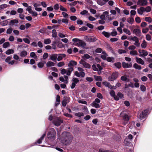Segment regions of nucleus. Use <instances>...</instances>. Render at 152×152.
<instances>
[{"label":"nucleus","instance_id":"39448f33","mask_svg":"<svg viewBox=\"0 0 152 152\" xmlns=\"http://www.w3.org/2000/svg\"><path fill=\"white\" fill-rule=\"evenodd\" d=\"M72 83L71 88L72 89L75 87L76 84L79 82V80L78 78L74 77L72 79Z\"/></svg>","mask_w":152,"mask_h":152},{"label":"nucleus","instance_id":"c756f323","mask_svg":"<svg viewBox=\"0 0 152 152\" xmlns=\"http://www.w3.org/2000/svg\"><path fill=\"white\" fill-rule=\"evenodd\" d=\"M8 23V20L2 21L0 23V24L3 26H7Z\"/></svg>","mask_w":152,"mask_h":152},{"label":"nucleus","instance_id":"4c0bfd02","mask_svg":"<svg viewBox=\"0 0 152 152\" xmlns=\"http://www.w3.org/2000/svg\"><path fill=\"white\" fill-rule=\"evenodd\" d=\"M94 77L96 81H102V78L100 76L94 75Z\"/></svg>","mask_w":152,"mask_h":152},{"label":"nucleus","instance_id":"5701e85b","mask_svg":"<svg viewBox=\"0 0 152 152\" xmlns=\"http://www.w3.org/2000/svg\"><path fill=\"white\" fill-rule=\"evenodd\" d=\"M133 32L136 35H139L141 33V30L139 28H135Z\"/></svg>","mask_w":152,"mask_h":152},{"label":"nucleus","instance_id":"ea45409f","mask_svg":"<svg viewBox=\"0 0 152 152\" xmlns=\"http://www.w3.org/2000/svg\"><path fill=\"white\" fill-rule=\"evenodd\" d=\"M60 80L64 82L65 84H67L68 83V80L64 79V78L63 77H61L59 78Z\"/></svg>","mask_w":152,"mask_h":152},{"label":"nucleus","instance_id":"a211bd4d","mask_svg":"<svg viewBox=\"0 0 152 152\" xmlns=\"http://www.w3.org/2000/svg\"><path fill=\"white\" fill-rule=\"evenodd\" d=\"M123 118L125 121V122L123 123V124L124 125H125L128 123L129 118L127 115H125L123 116Z\"/></svg>","mask_w":152,"mask_h":152},{"label":"nucleus","instance_id":"7c9ffc66","mask_svg":"<svg viewBox=\"0 0 152 152\" xmlns=\"http://www.w3.org/2000/svg\"><path fill=\"white\" fill-rule=\"evenodd\" d=\"M91 105L92 106L96 108H99L100 107L99 104L98 103L95 102H94L92 103Z\"/></svg>","mask_w":152,"mask_h":152},{"label":"nucleus","instance_id":"4468645a","mask_svg":"<svg viewBox=\"0 0 152 152\" xmlns=\"http://www.w3.org/2000/svg\"><path fill=\"white\" fill-rule=\"evenodd\" d=\"M137 4L142 6L146 5L147 4V1L146 0H139Z\"/></svg>","mask_w":152,"mask_h":152},{"label":"nucleus","instance_id":"7ed1b4c3","mask_svg":"<svg viewBox=\"0 0 152 152\" xmlns=\"http://www.w3.org/2000/svg\"><path fill=\"white\" fill-rule=\"evenodd\" d=\"M72 41L75 42L74 44L78 47H81L83 48H85L86 46V43L81 40L77 38H74L72 39Z\"/></svg>","mask_w":152,"mask_h":152},{"label":"nucleus","instance_id":"8fccbe9b","mask_svg":"<svg viewBox=\"0 0 152 152\" xmlns=\"http://www.w3.org/2000/svg\"><path fill=\"white\" fill-rule=\"evenodd\" d=\"M79 2V1H75L72 3H69V4L70 6L73 7V6H75L77 3Z\"/></svg>","mask_w":152,"mask_h":152},{"label":"nucleus","instance_id":"e433bc0d","mask_svg":"<svg viewBox=\"0 0 152 152\" xmlns=\"http://www.w3.org/2000/svg\"><path fill=\"white\" fill-rule=\"evenodd\" d=\"M102 34L105 37L107 38L109 37L110 35V33L104 31H103Z\"/></svg>","mask_w":152,"mask_h":152},{"label":"nucleus","instance_id":"6ab92c4d","mask_svg":"<svg viewBox=\"0 0 152 152\" xmlns=\"http://www.w3.org/2000/svg\"><path fill=\"white\" fill-rule=\"evenodd\" d=\"M50 59L53 61H56V60L58 55L56 54H53L50 55Z\"/></svg>","mask_w":152,"mask_h":152},{"label":"nucleus","instance_id":"5fc2aeb1","mask_svg":"<svg viewBox=\"0 0 152 152\" xmlns=\"http://www.w3.org/2000/svg\"><path fill=\"white\" fill-rule=\"evenodd\" d=\"M59 8L60 10L62 11L65 12L67 11V10L61 5H60Z\"/></svg>","mask_w":152,"mask_h":152},{"label":"nucleus","instance_id":"412c9836","mask_svg":"<svg viewBox=\"0 0 152 152\" xmlns=\"http://www.w3.org/2000/svg\"><path fill=\"white\" fill-rule=\"evenodd\" d=\"M128 39H129L130 41L132 40L133 41H134L135 42L137 41H138L139 40L138 38L135 36H134L133 37L131 36Z\"/></svg>","mask_w":152,"mask_h":152},{"label":"nucleus","instance_id":"4d7b16f0","mask_svg":"<svg viewBox=\"0 0 152 152\" xmlns=\"http://www.w3.org/2000/svg\"><path fill=\"white\" fill-rule=\"evenodd\" d=\"M141 90L142 91H145L146 90V87L143 85H141L140 86Z\"/></svg>","mask_w":152,"mask_h":152},{"label":"nucleus","instance_id":"338daca9","mask_svg":"<svg viewBox=\"0 0 152 152\" xmlns=\"http://www.w3.org/2000/svg\"><path fill=\"white\" fill-rule=\"evenodd\" d=\"M59 4H55L53 7L54 8L55 10H57L59 8Z\"/></svg>","mask_w":152,"mask_h":152},{"label":"nucleus","instance_id":"864d4df0","mask_svg":"<svg viewBox=\"0 0 152 152\" xmlns=\"http://www.w3.org/2000/svg\"><path fill=\"white\" fill-rule=\"evenodd\" d=\"M51 42V40L50 39H47L44 40V43L46 44H48Z\"/></svg>","mask_w":152,"mask_h":152},{"label":"nucleus","instance_id":"c9c22d12","mask_svg":"<svg viewBox=\"0 0 152 152\" xmlns=\"http://www.w3.org/2000/svg\"><path fill=\"white\" fill-rule=\"evenodd\" d=\"M46 135V134L45 133L43 134L42 136L37 141V143L39 144H40L42 142V140L44 139V137Z\"/></svg>","mask_w":152,"mask_h":152},{"label":"nucleus","instance_id":"e2e57ef3","mask_svg":"<svg viewBox=\"0 0 152 152\" xmlns=\"http://www.w3.org/2000/svg\"><path fill=\"white\" fill-rule=\"evenodd\" d=\"M48 56V54L46 53H45L43 55V58L44 59H45Z\"/></svg>","mask_w":152,"mask_h":152},{"label":"nucleus","instance_id":"473e14b6","mask_svg":"<svg viewBox=\"0 0 152 152\" xmlns=\"http://www.w3.org/2000/svg\"><path fill=\"white\" fill-rule=\"evenodd\" d=\"M134 21V18L132 17H131L129 18L127 20V21L128 22L131 24H132Z\"/></svg>","mask_w":152,"mask_h":152},{"label":"nucleus","instance_id":"f3484780","mask_svg":"<svg viewBox=\"0 0 152 152\" xmlns=\"http://www.w3.org/2000/svg\"><path fill=\"white\" fill-rule=\"evenodd\" d=\"M136 62L139 64L142 65L144 64L145 62L141 58L136 57Z\"/></svg>","mask_w":152,"mask_h":152},{"label":"nucleus","instance_id":"052dcab7","mask_svg":"<svg viewBox=\"0 0 152 152\" xmlns=\"http://www.w3.org/2000/svg\"><path fill=\"white\" fill-rule=\"evenodd\" d=\"M65 64V63L64 62L62 61L58 63L57 64V66L59 67H61Z\"/></svg>","mask_w":152,"mask_h":152},{"label":"nucleus","instance_id":"b1692460","mask_svg":"<svg viewBox=\"0 0 152 152\" xmlns=\"http://www.w3.org/2000/svg\"><path fill=\"white\" fill-rule=\"evenodd\" d=\"M65 56L66 55L64 54H59L57 58V60L58 61H60L62 60L63 58L65 57Z\"/></svg>","mask_w":152,"mask_h":152},{"label":"nucleus","instance_id":"4be33fe9","mask_svg":"<svg viewBox=\"0 0 152 152\" xmlns=\"http://www.w3.org/2000/svg\"><path fill=\"white\" fill-rule=\"evenodd\" d=\"M77 64V63L74 61H69V63L68 64V66H72L74 67V66H75Z\"/></svg>","mask_w":152,"mask_h":152},{"label":"nucleus","instance_id":"680f3d73","mask_svg":"<svg viewBox=\"0 0 152 152\" xmlns=\"http://www.w3.org/2000/svg\"><path fill=\"white\" fill-rule=\"evenodd\" d=\"M121 79L122 80L124 81H128V80L127 77L125 76H122L121 77Z\"/></svg>","mask_w":152,"mask_h":152},{"label":"nucleus","instance_id":"cd10ccee","mask_svg":"<svg viewBox=\"0 0 152 152\" xmlns=\"http://www.w3.org/2000/svg\"><path fill=\"white\" fill-rule=\"evenodd\" d=\"M10 44L9 42H7L4 43L3 45V47L4 48H6L7 47H9Z\"/></svg>","mask_w":152,"mask_h":152},{"label":"nucleus","instance_id":"f03ea898","mask_svg":"<svg viewBox=\"0 0 152 152\" xmlns=\"http://www.w3.org/2000/svg\"><path fill=\"white\" fill-rule=\"evenodd\" d=\"M56 132L53 128L51 129L47 134L48 138L50 140H53L56 138Z\"/></svg>","mask_w":152,"mask_h":152},{"label":"nucleus","instance_id":"9b49d317","mask_svg":"<svg viewBox=\"0 0 152 152\" xmlns=\"http://www.w3.org/2000/svg\"><path fill=\"white\" fill-rule=\"evenodd\" d=\"M132 66V63L128 64L125 62L122 63V66L124 68H131Z\"/></svg>","mask_w":152,"mask_h":152},{"label":"nucleus","instance_id":"2f4dec72","mask_svg":"<svg viewBox=\"0 0 152 152\" xmlns=\"http://www.w3.org/2000/svg\"><path fill=\"white\" fill-rule=\"evenodd\" d=\"M27 52L25 51H23L20 53V56L21 57H25L27 56Z\"/></svg>","mask_w":152,"mask_h":152},{"label":"nucleus","instance_id":"f704fd0d","mask_svg":"<svg viewBox=\"0 0 152 152\" xmlns=\"http://www.w3.org/2000/svg\"><path fill=\"white\" fill-rule=\"evenodd\" d=\"M96 38L93 37H89L88 38L87 41L89 42H95L96 41Z\"/></svg>","mask_w":152,"mask_h":152},{"label":"nucleus","instance_id":"de8ad7c7","mask_svg":"<svg viewBox=\"0 0 152 152\" xmlns=\"http://www.w3.org/2000/svg\"><path fill=\"white\" fill-rule=\"evenodd\" d=\"M145 20L146 21L151 23L152 21V20L151 18L150 17H146L145 18Z\"/></svg>","mask_w":152,"mask_h":152},{"label":"nucleus","instance_id":"dca6fc26","mask_svg":"<svg viewBox=\"0 0 152 152\" xmlns=\"http://www.w3.org/2000/svg\"><path fill=\"white\" fill-rule=\"evenodd\" d=\"M19 23V21L17 19H13L11 20L10 22L9 23V25L13 26H16L15 24H17Z\"/></svg>","mask_w":152,"mask_h":152},{"label":"nucleus","instance_id":"79ce46f5","mask_svg":"<svg viewBox=\"0 0 152 152\" xmlns=\"http://www.w3.org/2000/svg\"><path fill=\"white\" fill-rule=\"evenodd\" d=\"M114 65L117 68L119 69L121 67V64L119 62L114 63Z\"/></svg>","mask_w":152,"mask_h":152},{"label":"nucleus","instance_id":"9d476101","mask_svg":"<svg viewBox=\"0 0 152 152\" xmlns=\"http://www.w3.org/2000/svg\"><path fill=\"white\" fill-rule=\"evenodd\" d=\"M148 112V110H145L143 111L140 115V119L141 120L145 118L147 115Z\"/></svg>","mask_w":152,"mask_h":152},{"label":"nucleus","instance_id":"13d9d810","mask_svg":"<svg viewBox=\"0 0 152 152\" xmlns=\"http://www.w3.org/2000/svg\"><path fill=\"white\" fill-rule=\"evenodd\" d=\"M151 10V9L150 7H147L145 8H144L145 12L146 11L148 12H150Z\"/></svg>","mask_w":152,"mask_h":152},{"label":"nucleus","instance_id":"2eb2a0df","mask_svg":"<svg viewBox=\"0 0 152 152\" xmlns=\"http://www.w3.org/2000/svg\"><path fill=\"white\" fill-rule=\"evenodd\" d=\"M133 138V136L131 134H129L127 137L124 140V143L126 144H127L128 143H129L130 141H129L128 140V139H129L130 140H131Z\"/></svg>","mask_w":152,"mask_h":152},{"label":"nucleus","instance_id":"c85d7f7f","mask_svg":"<svg viewBox=\"0 0 152 152\" xmlns=\"http://www.w3.org/2000/svg\"><path fill=\"white\" fill-rule=\"evenodd\" d=\"M129 54L132 56H136L137 55V53L136 50H131L130 51Z\"/></svg>","mask_w":152,"mask_h":152},{"label":"nucleus","instance_id":"6e6d98bb","mask_svg":"<svg viewBox=\"0 0 152 152\" xmlns=\"http://www.w3.org/2000/svg\"><path fill=\"white\" fill-rule=\"evenodd\" d=\"M44 65V64L42 62H40L37 64L38 67L39 68H42Z\"/></svg>","mask_w":152,"mask_h":152},{"label":"nucleus","instance_id":"72a5a7b5","mask_svg":"<svg viewBox=\"0 0 152 152\" xmlns=\"http://www.w3.org/2000/svg\"><path fill=\"white\" fill-rule=\"evenodd\" d=\"M14 52V51L12 49H9L7 50L6 52V54L7 55H10L11 54L13 53Z\"/></svg>","mask_w":152,"mask_h":152},{"label":"nucleus","instance_id":"603ef678","mask_svg":"<svg viewBox=\"0 0 152 152\" xmlns=\"http://www.w3.org/2000/svg\"><path fill=\"white\" fill-rule=\"evenodd\" d=\"M107 60L108 62H113L114 61V58L113 57H108L107 58Z\"/></svg>","mask_w":152,"mask_h":152},{"label":"nucleus","instance_id":"423d86ee","mask_svg":"<svg viewBox=\"0 0 152 152\" xmlns=\"http://www.w3.org/2000/svg\"><path fill=\"white\" fill-rule=\"evenodd\" d=\"M118 72L114 73L108 77V80L110 81L113 80L118 77Z\"/></svg>","mask_w":152,"mask_h":152},{"label":"nucleus","instance_id":"aec40b11","mask_svg":"<svg viewBox=\"0 0 152 152\" xmlns=\"http://www.w3.org/2000/svg\"><path fill=\"white\" fill-rule=\"evenodd\" d=\"M137 13L140 15H142L143 12H145L144 8L141 7L137 9Z\"/></svg>","mask_w":152,"mask_h":152},{"label":"nucleus","instance_id":"f8f14e48","mask_svg":"<svg viewBox=\"0 0 152 152\" xmlns=\"http://www.w3.org/2000/svg\"><path fill=\"white\" fill-rule=\"evenodd\" d=\"M75 75L77 77H83L85 76V72H82L81 73H80V72H79L77 71H76L74 73Z\"/></svg>","mask_w":152,"mask_h":152},{"label":"nucleus","instance_id":"f257e3e1","mask_svg":"<svg viewBox=\"0 0 152 152\" xmlns=\"http://www.w3.org/2000/svg\"><path fill=\"white\" fill-rule=\"evenodd\" d=\"M73 137L69 132H64L62 134L61 140L64 144L66 145L69 144L72 141Z\"/></svg>","mask_w":152,"mask_h":152},{"label":"nucleus","instance_id":"c03bdc74","mask_svg":"<svg viewBox=\"0 0 152 152\" xmlns=\"http://www.w3.org/2000/svg\"><path fill=\"white\" fill-rule=\"evenodd\" d=\"M7 5L6 4H3L0 5V10H3L7 7Z\"/></svg>","mask_w":152,"mask_h":152},{"label":"nucleus","instance_id":"58836bf2","mask_svg":"<svg viewBox=\"0 0 152 152\" xmlns=\"http://www.w3.org/2000/svg\"><path fill=\"white\" fill-rule=\"evenodd\" d=\"M123 31L126 34L129 35H130L131 34V32L127 28H124L123 29Z\"/></svg>","mask_w":152,"mask_h":152},{"label":"nucleus","instance_id":"a18cd8bd","mask_svg":"<svg viewBox=\"0 0 152 152\" xmlns=\"http://www.w3.org/2000/svg\"><path fill=\"white\" fill-rule=\"evenodd\" d=\"M75 115L79 117H81L84 116V114L83 113L79 112L76 113L75 114Z\"/></svg>","mask_w":152,"mask_h":152},{"label":"nucleus","instance_id":"09e8293b","mask_svg":"<svg viewBox=\"0 0 152 152\" xmlns=\"http://www.w3.org/2000/svg\"><path fill=\"white\" fill-rule=\"evenodd\" d=\"M30 56L31 57L35 59L37 58V56L34 52H32L30 53Z\"/></svg>","mask_w":152,"mask_h":152},{"label":"nucleus","instance_id":"774afa93","mask_svg":"<svg viewBox=\"0 0 152 152\" xmlns=\"http://www.w3.org/2000/svg\"><path fill=\"white\" fill-rule=\"evenodd\" d=\"M148 30H149V29L147 28H146L142 29V32L143 33H146L148 31Z\"/></svg>","mask_w":152,"mask_h":152},{"label":"nucleus","instance_id":"20e7f679","mask_svg":"<svg viewBox=\"0 0 152 152\" xmlns=\"http://www.w3.org/2000/svg\"><path fill=\"white\" fill-rule=\"evenodd\" d=\"M62 123V120H61V119L58 117L54 119L53 121V123L54 124L57 126H60L61 124Z\"/></svg>","mask_w":152,"mask_h":152},{"label":"nucleus","instance_id":"a878e982","mask_svg":"<svg viewBox=\"0 0 152 152\" xmlns=\"http://www.w3.org/2000/svg\"><path fill=\"white\" fill-rule=\"evenodd\" d=\"M133 67L135 69L138 70H140L142 69L141 66L138 65L137 63L134 64L133 65Z\"/></svg>","mask_w":152,"mask_h":152},{"label":"nucleus","instance_id":"ddd939ff","mask_svg":"<svg viewBox=\"0 0 152 152\" xmlns=\"http://www.w3.org/2000/svg\"><path fill=\"white\" fill-rule=\"evenodd\" d=\"M103 84L106 87H107L110 89H115V87H114V86H112L110 85V84L108 82H104L103 83Z\"/></svg>","mask_w":152,"mask_h":152},{"label":"nucleus","instance_id":"49530a36","mask_svg":"<svg viewBox=\"0 0 152 152\" xmlns=\"http://www.w3.org/2000/svg\"><path fill=\"white\" fill-rule=\"evenodd\" d=\"M56 101L57 103H56V106L57 105H58L59 104L60 102V96L57 95L56 96Z\"/></svg>","mask_w":152,"mask_h":152},{"label":"nucleus","instance_id":"bf43d9fd","mask_svg":"<svg viewBox=\"0 0 152 152\" xmlns=\"http://www.w3.org/2000/svg\"><path fill=\"white\" fill-rule=\"evenodd\" d=\"M91 58V57L88 54H85L83 56V58L84 59H88Z\"/></svg>","mask_w":152,"mask_h":152},{"label":"nucleus","instance_id":"1a4fd4ad","mask_svg":"<svg viewBox=\"0 0 152 152\" xmlns=\"http://www.w3.org/2000/svg\"><path fill=\"white\" fill-rule=\"evenodd\" d=\"M70 99L69 97H66L65 98L62 102V104L63 106L65 107L66 104H68L70 101Z\"/></svg>","mask_w":152,"mask_h":152},{"label":"nucleus","instance_id":"a19ab883","mask_svg":"<svg viewBox=\"0 0 152 152\" xmlns=\"http://www.w3.org/2000/svg\"><path fill=\"white\" fill-rule=\"evenodd\" d=\"M141 45L142 48H145L147 46L146 42L145 40H143Z\"/></svg>","mask_w":152,"mask_h":152},{"label":"nucleus","instance_id":"3c124183","mask_svg":"<svg viewBox=\"0 0 152 152\" xmlns=\"http://www.w3.org/2000/svg\"><path fill=\"white\" fill-rule=\"evenodd\" d=\"M98 4L101 6L104 5L105 4V2L102 0H99L97 1Z\"/></svg>","mask_w":152,"mask_h":152},{"label":"nucleus","instance_id":"0e129e2a","mask_svg":"<svg viewBox=\"0 0 152 152\" xmlns=\"http://www.w3.org/2000/svg\"><path fill=\"white\" fill-rule=\"evenodd\" d=\"M135 48L136 47L134 45H130L128 48L129 49L132 50H134Z\"/></svg>","mask_w":152,"mask_h":152},{"label":"nucleus","instance_id":"6e6552de","mask_svg":"<svg viewBox=\"0 0 152 152\" xmlns=\"http://www.w3.org/2000/svg\"><path fill=\"white\" fill-rule=\"evenodd\" d=\"M139 52L140 53L139 56L141 57H143L146 56L148 55V52L144 50H139Z\"/></svg>","mask_w":152,"mask_h":152},{"label":"nucleus","instance_id":"0eeeda50","mask_svg":"<svg viewBox=\"0 0 152 152\" xmlns=\"http://www.w3.org/2000/svg\"><path fill=\"white\" fill-rule=\"evenodd\" d=\"M79 63L80 64L83 65L84 67L86 68H90L91 67V65L87 63L82 59L80 61Z\"/></svg>","mask_w":152,"mask_h":152},{"label":"nucleus","instance_id":"393cba45","mask_svg":"<svg viewBox=\"0 0 152 152\" xmlns=\"http://www.w3.org/2000/svg\"><path fill=\"white\" fill-rule=\"evenodd\" d=\"M102 54L101 56V58L103 60H105L108 56L107 55L104 51L102 52Z\"/></svg>","mask_w":152,"mask_h":152},{"label":"nucleus","instance_id":"37998d69","mask_svg":"<svg viewBox=\"0 0 152 152\" xmlns=\"http://www.w3.org/2000/svg\"><path fill=\"white\" fill-rule=\"evenodd\" d=\"M52 37H53L55 38L57 37V34L56 30H52Z\"/></svg>","mask_w":152,"mask_h":152},{"label":"nucleus","instance_id":"69168bd1","mask_svg":"<svg viewBox=\"0 0 152 152\" xmlns=\"http://www.w3.org/2000/svg\"><path fill=\"white\" fill-rule=\"evenodd\" d=\"M12 29L11 28H8L7 30L6 33L7 34H10L12 32Z\"/></svg>","mask_w":152,"mask_h":152},{"label":"nucleus","instance_id":"bb28decb","mask_svg":"<svg viewBox=\"0 0 152 152\" xmlns=\"http://www.w3.org/2000/svg\"><path fill=\"white\" fill-rule=\"evenodd\" d=\"M54 63L51 61H48L47 62L46 65L47 67H50L54 66Z\"/></svg>","mask_w":152,"mask_h":152}]
</instances>
